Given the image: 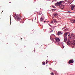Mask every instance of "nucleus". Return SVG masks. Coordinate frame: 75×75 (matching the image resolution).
<instances>
[{
	"label": "nucleus",
	"instance_id": "obj_1",
	"mask_svg": "<svg viewBox=\"0 0 75 75\" xmlns=\"http://www.w3.org/2000/svg\"><path fill=\"white\" fill-rule=\"evenodd\" d=\"M62 3H64L63 1H61L60 2H57L55 4L56 6H59V7L61 9H63L64 7V5L62 4Z\"/></svg>",
	"mask_w": 75,
	"mask_h": 75
},
{
	"label": "nucleus",
	"instance_id": "obj_2",
	"mask_svg": "<svg viewBox=\"0 0 75 75\" xmlns=\"http://www.w3.org/2000/svg\"><path fill=\"white\" fill-rule=\"evenodd\" d=\"M54 42L57 43L58 44H59V42L60 41V39L59 38H56L55 39H54Z\"/></svg>",
	"mask_w": 75,
	"mask_h": 75
},
{
	"label": "nucleus",
	"instance_id": "obj_3",
	"mask_svg": "<svg viewBox=\"0 0 75 75\" xmlns=\"http://www.w3.org/2000/svg\"><path fill=\"white\" fill-rule=\"evenodd\" d=\"M71 44L73 45H75V40H72L71 42Z\"/></svg>",
	"mask_w": 75,
	"mask_h": 75
},
{
	"label": "nucleus",
	"instance_id": "obj_4",
	"mask_svg": "<svg viewBox=\"0 0 75 75\" xmlns=\"http://www.w3.org/2000/svg\"><path fill=\"white\" fill-rule=\"evenodd\" d=\"M16 20H18V21H20V20H21V18L17 16H16Z\"/></svg>",
	"mask_w": 75,
	"mask_h": 75
},
{
	"label": "nucleus",
	"instance_id": "obj_5",
	"mask_svg": "<svg viewBox=\"0 0 75 75\" xmlns=\"http://www.w3.org/2000/svg\"><path fill=\"white\" fill-rule=\"evenodd\" d=\"M69 64H72V63H74V60H71L69 62Z\"/></svg>",
	"mask_w": 75,
	"mask_h": 75
},
{
	"label": "nucleus",
	"instance_id": "obj_6",
	"mask_svg": "<svg viewBox=\"0 0 75 75\" xmlns=\"http://www.w3.org/2000/svg\"><path fill=\"white\" fill-rule=\"evenodd\" d=\"M64 35L65 36H64V42H66V33H64Z\"/></svg>",
	"mask_w": 75,
	"mask_h": 75
},
{
	"label": "nucleus",
	"instance_id": "obj_7",
	"mask_svg": "<svg viewBox=\"0 0 75 75\" xmlns=\"http://www.w3.org/2000/svg\"><path fill=\"white\" fill-rule=\"evenodd\" d=\"M67 45H71V42L70 41V40H68L67 43Z\"/></svg>",
	"mask_w": 75,
	"mask_h": 75
},
{
	"label": "nucleus",
	"instance_id": "obj_8",
	"mask_svg": "<svg viewBox=\"0 0 75 75\" xmlns=\"http://www.w3.org/2000/svg\"><path fill=\"white\" fill-rule=\"evenodd\" d=\"M61 35L62 34V33H61V32H59V31L58 32V33H57V35Z\"/></svg>",
	"mask_w": 75,
	"mask_h": 75
},
{
	"label": "nucleus",
	"instance_id": "obj_9",
	"mask_svg": "<svg viewBox=\"0 0 75 75\" xmlns=\"http://www.w3.org/2000/svg\"><path fill=\"white\" fill-rule=\"evenodd\" d=\"M50 39L51 40H52V41L54 42V40H55V39H54L52 38L51 36L50 37Z\"/></svg>",
	"mask_w": 75,
	"mask_h": 75
},
{
	"label": "nucleus",
	"instance_id": "obj_10",
	"mask_svg": "<svg viewBox=\"0 0 75 75\" xmlns=\"http://www.w3.org/2000/svg\"><path fill=\"white\" fill-rule=\"evenodd\" d=\"M74 7H75V6L74 5H72L71 6V10H73L74 8Z\"/></svg>",
	"mask_w": 75,
	"mask_h": 75
},
{
	"label": "nucleus",
	"instance_id": "obj_11",
	"mask_svg": "<svg viewBox=\"0 0 75 75\" xmlns=\"http://www.w3.org/2000/svg\"><path fill=\"white\" fill-rule=\"evenodd\" d=\"M71 23H75V20L71 21Z\"/></svg>",
	"mask_w": 75,
	"mask_h": 75
},
{
	"label": "nucleus",
	"instance_id": "obj_12",
	"mask_svg": "<svg viewBox=\"0 0 75 75\" xmlns=\"http://www.w3.org/2000/svg\"><path fill=\"white\" fill-rule=\"evenodd\" d=\"M40 21H43V20H44L43 18L41 17L40 18Z\"/></svg>",
	"mask_w": 75,
	"mask_h": 75
},
{
	"label": "nucleus",
	"instance_id": "obj_13",
	"mask_svg": "<svg viewBox=\"0 0 75 75\" xmlns=\"http://www.w3.org/2000/svg\"><path fill=\"white\" fill-rule=\"evenodd\" d=\"M54 16V17H56V16H57V13H54L53 14Z\"/></svg>",
	"mask_w": 75,
	"mask_h": 75
},
{
	"label": "nucleus",
	"instance_id": "obj_14",
	"mask_svg": "<svg viewBox=\"0 0 75 75\" xmlns=\"http://www.w3.org/2000/svg\"><path fill=\"white\" fill-rule=\"evenodd\" d=\"M71 37H74V34L73 33H71Z\"/></svg>",
	"mask_w": 75,
	"mask_h": 75
},
{
	"label": "nucleus",
	"instance_id": "obj_15",
	"mask_svg": "<svg viewBox=\"0 0 75 75\" xmlns=\"http://www.w3.org/2000/svg\"><path fill=\"white\" fill-rule=\"evenodd\" d=\"M68 5H67L68 6H69V5L71 4V3H68Z\"/></svg>",
	"mask_w": 75,
	"mask_h": 75
},
{
	"label": "nucleus",
	"instance_id": "obj_16",
	"mask_svg": "<svg viewBox=\"0 0 75 75\" xmlns=\"http://www.w3.org/2000/svg\"><path fill=\"white\" fill-rule=\"evenodd\" d=\"M45 62H43L42 63V65H45Z\"/></svg>",
	"mask_w": 75,
	"mask_h": 75
},
{
	"label": "nucleus",
	"instance_id": "obj_17",
	"mask_svg": "<svg viewBox=\"0 0 75 75\" xmlns=\"http://www.w3.org/2000/svg\"><path fill=\"white\" fill-rule=\"evenodd\" d=\"M56 21H57L55 20H54V23H56Z\"/></svg>",
	"mask_w": 75,
	"mask_h": 75
},
{
	"label": "nucleus",
	"instance_id": "obj_18",
	"mask_svg": "<svg viewBox=\"0 0 75 75\" xmlns=\"http://www.w3.org/2000/svg\"><path fill=\"white\" fill-rule=\"evenodd\" d=\"M66 13H71V12H70V11L66 12Z\"/></svg>",
	"mask_w": 75,
	"mask_h": 75
},
{
	"label": "nucleus",
	"instance_id": "obj_19",
	"mask_svg": "<svg viewBox=\"0 0 75 75\" xmlns=\"http://www.w3.org/2000/svg\"><path fill=\"white\" fill-rule=\"evenodd\" d=\"M69 33H69V32H66V35H67L68 34H69Z\"/></svg>",
	"mask_w": 75,
	"mask_h": 75
},
{
	"label": "nucleus",
	"instance_id": "obj_20",
	"mask_svg": "<svg viewBox=\"0 0 75 75\" xmlns=\"http://www.w3.org/2000/svg\"><path fill=\"white\" fill-rule=\"evenodd\" d=\"M51 75H54V73L53 72H52L51 73Z\"/></svg>",
	"mask_w": 75,
	"mask_h": 75
},
{
	"label": "nucleus",
	"instance_id": "obj_21",
	"mask_svg": "<svg viewBox=\"0 0 75 75\" xmlns=\"http://www.w3.org/2000/svg\"><path fill=\"white\" fill-rule=\"evenodd\" d=\"M65 28H66V27H64L62 28V30H64V29H65Z\"/></svg>",
	"mask_w": 75,
	"mask_h": 75
},
{
	"label": "nucleus",
	"instance_id": "obj_22",
	"mask_svg": "<svg viewBox=\"0 0 75 75\" xmlns=\"http://www.w3.org/2000/svg\"><path fill=\"white\" fill-rule=\"evenodd\" d=\"M46 64H48V61H47V60H46Z\"/></svg>",
	"mask_w": 75,
	"mask_h": 75
},
{
	"label": "nucleus",
	"instance_id": "obj_23",
	"mask_svg": "<svg viewBox=\"0 0 75 75\" xmlns=\"http://www.w3.org/2000/svg\"><path fill=\"white\" fill-rule=\"evenodd\" d=\"M70 36V33H69L68 35V37H69Z\"/></svg>",
	"mask_w": 75,
	"mask_h": 75
},
{
	"label": "nucleus",
	"instance_id": "obj_24",
	"mask_svg": "<svg viewBox=\"0 0 75 75\" xmlns=\"http://www.w3.org/2000/svg\"><path fill=\"white\" fill-rule=\"evenodd\" d=\"M51 23H53L54 22L53 21H51Z\"/></svg>",
	"mask_w": 75,
	"mask_h": 75
},
{
	"label": "nucleus",
	"instance_id": "obj_25",
	"mask_svg": "<svg viewBox=\"0 0 75 75\" xmlns=\"http://www.w3.org/2000/svg\"><path fill=\"white\" fill-rule=\"evenodd\" d=\"M52 11H53L54 10V11H55V10H56V9H52Z\"/></svg>",
	"mask_w": 75,
	"mask_h": 75
},
{
	"label": "nucleus",
	"instance_id": "obj_26",
	"mask_svg": "<svg viewBox=\"0 0 75 75\" xmlns=\"http://www.w3.org/2000/svg\"><path fill=\"white\" fill-rule=\"evenodd\" d=\"M52 7L53 8H55V7L54 6H52Z\"/></svg>",
	"mask_w": 75,
	"mask_h": 75
},
{
	"label": "nucleus",
	"instance_id": "obj_27",
	"mask_svg": "<svg viewBox=\"0 0 75 75\" xmlns=\"http://www.w3.org/2000/svg\"><path fill=\"white\" fill-rule=\"evenodd\" d=\"M49 25L50 27H51V25L50 24H49Z\"/></svg>",
	"mask_w": 75,
	"mask_h": 75
},
{
	"label": "nucleus",
	"instance_id": "obj_28",
	"mask_svg": "<svg viewBox=\"0 0 75 75\" xmlns=\"http://www.w3.org/2000/svg\"><path fill=\"white\" fill-rule=\"evenodd\" d=\"M63 47H62V48H64V45H63Z\"/></svg>",
	"mask_w": 75,
	"mask_h": 75
},
{
	"label": "nucleus",
	"instance_id": "obj_29",
	"mask_svg": "<svg viewBox=\"0 0 75 75\" xmlns=\"http://www.w3.org/2000/svg\"><path fill=\"white\" fill-rule=\"evenodd\" d=\"M52 31H53V30H51L50 31V33H52Z\"/></svg>",
	"mask_w": 75,
	"mask_h": 75
},
{
	"label": "nucleus",
	"instance_id": "obj_30",
	"mask_svg": "<svg viewBox=\"0 0 75 75\" xmlns=\"http://www.w3.org/2000/svg\"><path fill=\"white\" fill-rule=\"evenodd\" d=\"M45 22H46V21H44V23H45Z\"/></svg>",
	"mask_w": 75,
	"mask_h": 75
},
{
	"label": "nucleus",
	"instance_id": "obj_31",
	"mask_svg": "<svg viewBox=\"0 0 75 75\" xmlns=\"http://www.w3.org/2000/svg\"><path fill=\"white\" fill-rule=\"evenodd\" d=\"M64 31H66V29L64 30Z\"/></svg>",
	"mask_w": 75,
	"mask_h": 75
},
{
	"label": "nucleus",
	"instance_id": "obj_32",
	"mask_svg": "<svg viewBox=\"0 0 75 75\" xmlns=\"http://www.w3.org/2000/svg\"><path fill=\"white\" fill-rule=\"evenodd\" d=\"M9 3H11V2H10Z\"/></svg>",
	"mask_w": 75,
	"mask_h": 75
},
{
	"label": "nucleus",
	"instance_id": "obj_33",
	"mask_svg": "<svg viewBox=\"0 0 75 75\" xmlns=\"http://www.w3.org/2000/svg\"><path fill=\"white\" fill-rule=\"evenodd\" d=\"M66 41H67V38L66 39Z\"/></svg>",
	"mask_w": 75,
	"mask_h": 75
},
{
	"label": "nucleus",
	"instance_id": "obj_34",
	"mask_svg": "<svg viewBox=\"0 0 75 75\" xmlns=\"http://www.w3.org/2000/svg\"><path fill=\"white\" fill-rule=\"evenodd\" d=\"M21 40H22V38H21Z\"/></svg>",
	"mask_w": 75,
	"mask_h": 75
},
{
	"label": "nucleus",
	"instance_id": "obj_35",
	"mask_svg": "<svg viewBox=\"0 0 75 75\" xmlns=\"http://www.w3.org/2000/svg\"><path fill=\"white\" fill-rule=\"evenodd\" d=\"M3 12V11H2V12Z\"/></svg>",
	"mask_w": 75,
	"mask_h": 75
},
{
	"label": "nucleus",
	"instance_id": "obj_36",
	"mask_svg": "<svg viewBox=\"0 0 75 75\" xmlns=\"http://www.w3.org/2000/svg\"><path fill=\"white\" fill-rule=\"evenodd\" d=\"M66 31H67V29H66Z\"/></svg>",
	"mask_w": 75,
	"mask_h": 75
}]
</instances>
